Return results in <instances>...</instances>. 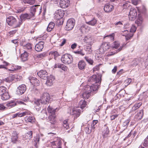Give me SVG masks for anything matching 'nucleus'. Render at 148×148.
I'll return each instance as SVG.
<instances>
[{
  "instance_id": "14",
  "label": "nucleus",
  "mask_w": 148,
  "mask_h": 148,
  "mask_svg": "<svg viewBox=\"0 0 148 148\" xmlns=\"http://www.w3.org/2000/svg\"><path fill=\"white\" fill-rule=\"evenodd\" d=\"M6 21L9 25L12 26L16 23V20L14 17L10 16L7 18Z\"/></svg>"
},
{
  "instance_id": "46",
  "label": "nucleus",
  "mask_w": 148,
  "mask_h": 148,
  "mask_svg": "<svg viewBox=\"0 0 148 148\" xmlns=\"http://www.w3.org/2000/svg\"><path fill=\"white\" fill-rule=\"evenodd\" d=\"M22 1L24 3H27L30 4H32L34 3L33 0H22Z\"/></svg>"
},
{
  "instance_id": "57",
  "label": "nucleus",
  "mask_w": 148,
  "mask_h": 148,
  "mask_svg": "<svg viewBox=\"0 0 148 148\" xmlns=\"http://www.w3.org/2000/svg\"><path fill=\"white\" fill-rule=\"evenodd\" d=\"M130 122L129 119H127L125 120L124 122H123V126L124 127H125Z\"/></svg>"
},
{
  "instance_id": "41",
  "label": "nucleus",
  "mask_w": 148,
  "mask_h": 148,
  "mask_svg": "<svg viewBox=\"0 0 148 148\" xmlns=\"http://www.w3.org/2000/svg\"><path fill=\"white\" fill-rule=\"evenodd\" d=\"M33 132L32 131H29L26 135V139H30L32 137Z\"/></svg>"
},
{
  "instance_id": "60",
  "label": "nucleus",
  "mask_w": 148,
  "mask_h": 148,
  "mask_svg": "<svg viewBox=\"0 0 148 148\" xmlns=\"http://www.w3.org/2000/svg\"><path fill=\"white\" fill-rule=\"evenodd\" d=\"M139 1L140 0H132V2L134 5H136L137 4Z\"/></svg>"
},
{
  "instance_id": "36",
  "label": "nucleus",
  "mask_w": 148,
  "mask_h": 148,
  "mask_svg": "<svg viewBox=\"0 0 148 148\" xmlns=\"http://www.w3.org/2000/svg\"><path fill=\"white\" fill-rule=\"evenodd\" d=\"M16 104V102L14 101H12L8 102L6 104V105L9 108L13 107L15 106Z\"/></svg>"
},
{
  "instance_id": "9",
  "label": "nucleus",
  "mask_w": 148,
  "mask_h": 148,
  "mask_svg": "<svg viewBox=\"0 0 148 148\" xmlns=\"http://www.w3.org/2000/svg\"><path fill=\"white\" fill-rule=\"evenodd\" d=\"M56 140L51 142V145L53 148H61L62 142L60 139H56Z\"/></svg>"
},
{
  "instance_id": "22",
  "label": "nucleus",
  "mask_w": 148,
  "mask_h": 148,
  "mask_svg": "<svg viewBox=\"0 0 148 148\" xmlns=\"http://www.w3.org/2000/svg\"><path fill=\"white\" fill-rule=\"evenodd\" d=\"M143 115V110H140L134 116V119L135 121L140 120L141 119Z\"/></svg>"
},
{
  "instance_id": "49",
  "label": "nucleus",
  "mask_w": 148,
  "mask_h": 148,
  "mask_svg": "<svg viewBox=\"0 0 148 148\" xmlns=\"http://www.w3.org/2000/svg\"><path fill=\"white\" fill-rule=\"evenodd\" d=\"M85 59L86 61L90 64H92L93 63V61L88 57H85Z\"/></svg>"
},
{
  "instance_id": "42",
  "label": "nucleus",
  "mask_w": 148,
  "mask_h": 148,
  "mask_svg": "<svg viewBox=\"0 0 148 148\" xmlns=\"http://www.w3.org/2000/svg\"><path fill=\"white\" fill-rule=\"evenodd\" d=\"M142 103L141 102L135 104L132 107V111H135L136 110L138 109L140 107Z\"/></svg>"
},
{
  "instance_id": "30",
  "label": "nucleus",
  "mask_w": 148,
  "mask_h": 148,
  "mask_svg": "<svg viewBox=\"0 0 148 148\" xmlns=\"http://www.w3.org/2000/svg\"><path fill=\"white\" fill-rule=\"evenodd\" d=\"M0 96L1 97V99L3 100H8L9 99L10 97V96L8 92L7 91Z\"/></svg>"
},
{
  "instance_id": "2",
  "label": "nucleus",
  "mask_w": 148,
  "mask_h": 148,
  "mask_svg": "<svg viewBox=\"0 0 148 148\" xmlns=\"http://www.w3.org/2000/svg\"><path fill=\"white\" fill-rule=\"evenodd\" d=\"M112 47L113 49H118L116 50L115 51H114L110 53H108L107 54L108 56H110L113 55L114 54L119 52L122 50L123 46H120V44L119 42H118L115 41L114 42L112 43Z\"/></svg>"
},
{
  "instance_id": "47",
  "label": "nucleus",
  "mask_w": 148,
  "mask_h": 148,
  "mask_svg": "<svg viewBox=\"0 0 148 148\" xmlns=\"http://www.w3.org/2000/svg\"><path fill=\"white\" fill-rule=\"evenodd\" d=\"M103 53H101L99 51V49L98 51H97L96 52L95 56L98 58H101L102 57V55Z\"/></svg>"
},
{
  "instance_id": "43",
  "label": "nucleus",
  "mask_w": 148,
  "mask_h": 148,
  "mask_svg": "<svg viewBox=\"0 0 148 148\" xmlns=\"http://www.w3.org/2000/svg\"><path fill=\"white\" fill-rule=\"evenodd\" d=\"M130 2L128 1H126L123 5V9H127L129 8H130Z\"/></svg>"
},
{
  "instance_id": "48",
  "label": "nucleus",
  "mask_w": 148,
  "mask_h": 148,
  "mask_svg": "<svg viewBox=\"0 0 148 148\" xmlns=\"http://www.w3.org/2000/svg\"><path fill=\"white\" fill-rule=\"evenodd\" d=\"M132 79L130 78H128L126 79L125 82L124 83L125 84V86H127L129 85L132 82Z\"/></svg>"
},
{
  "instance_id": "34",
  "label": "nucleus",
  "mask_w": 148,
  "mask_h": 148,
  "mask_svg": "<svg viewBox=\"0 0 148 148\" xmlns=\"http://www.w3.org/2000/svg\"><path fill=\"white\" fill-rule=\"evenodd\" d=\"M55 23L53 22H51L49 23L47 27V30L48 32L51 31L54 28Z\"/></svg>"
},
{
  "instance_id": "24",
  "label": "nucleus",
  "mask_w": 148,
  "mask_h": 148,
  "mask_svg": "<svg viewBox=\"0 0 148 148\" xmlns=\"http://www.w3.org/2000/svg\"><path fill=\"white\" fill-rule=\"evenodd\" d=\"M113 9V6L108 3L106 4L104 7V10L106 12H110L112 11Z\"/></svg>"
},
{
  "instance_id": "62",
  "label": "nucleus",
  "mask_w": 148,
  "mask_h": 148,
  "mask_svg": "<svg viewBox=\"0 0 148 148\" xmlns=\"http://www.w3.org/2000/svg\"><path fill=\"white\" fill-rule=\"evenodd\" d=\"M118 116L117 114H115V115H113L110 116V119L111 120H114Z\"/></svg>"
},
{
  "instance_id": "11",
  "label": "nucleus",
  "mask_w": 148,
  "mask_h": 148,
  "mask_svg": "<svg viewBox=\"0 0 148 148\" xmlns=\"http://www.w3.org/2000/svg\"><path fill=\"white\" fill-rule=\"evenodd\" d=\"M50 99L49 95L47 93H45L42 94L41 97V103L46 104L49 101Z\"/></svg>"
},
{
  "instance_id": "5",
  "label": "nucleus",
  "mask_w": 148,
  "mask_h": 148,
  "mask_svg": "<svg viewBox=\"0 0 148 148\" xmlns=\"http://www.w3.org/2000/svg\"><path fill=\"white\" fill-rule=\"evenodd\" d=\"M61 60L65 64H69L73 61L72 56L69 54H66L62 56Z\"/></svg>"
},
{
  "instance_id": "29",
  "label": "nucleus",
  "mask_w": 148,
  "mask_h": 148,
  "mask_svg": "<svg viewBox=\"0 0 148 148\" xmlns=\"http://www.w3.org/2000/svg\"><path fill=\"white\" fill-rule=\"evenodd\" d=\"M28 53L25 51L24 52L22 53L21 56V58L23 61H25L27 59L28 56Z\"/></svg>"
},
{
  "instance_id": "16",
  "label": "nucleus",
  "mask_w": 148,
  "mask_h": 148,
  "mask_svg": "<svg viewBox=\"0 0 148 148\" xmlns=\"http://www.w3.org/2000/svg\"><path fill=\"white\" fill-rule=\"evenodd\" d=\"M26 89V86L25 84H22L18 87L17 93L19 95H21L25 92Z\"/></svg>"
},
{
  "instance_id": "37",
  "label": "nucleus",
  "mask_w": 148,
  "mask_h": 148,
  "mask_svg": "<svg viewBox=\"0 0 148 148\" xmlns=\"http://www.w3.org/2000/svg\"><path fill=\"white\" fill-rule=\"evenodd\" d=\"M56 109L57 108L55 109H53L50 106H49L47 108V110L48 112L51 113V115H55L54 114Z\"/></svg>"
},
{
  "instance_id": "6",
  "label": "nucleus",
  "mask_w": 148,
  "mask_h": 148,
  "mask_svg": "<svg viewBox=\"0 0 148 148\" xmlns=\"http://www.w3.org/2000/svg\"><path fill=\"white\" fill-rule=\"evenodd\" d=\"M42 8L40 5H35L32 6L30 8V14L33 17L34 16L35 13L38 12L40 14L41 12Z\"/></svg>"
},
{
  "instance_id": "32",
  "label": "nucleus",
  "mask_w": 148,
  "mask_h": 148,
  "mask_svg": "<svg viewBox=\"0 0 148 148\" xmlns=\"http://www.w3.org/2000/svg\"><path fill=\"white\" fill-rule=\"evenodd\" d=\"M79 105L81 108L83 109L87 105L86 102L84 100H81L79 102Z\"/></svg>"
},
{
  "instance_id": "61",
  "label": "nucleus",
  "mask_w": 148,
  "mask_h": 148,
  "mask_svg": "<svg viewBox=\"0 0 148 148\" xmlns=\"http://www.w3.org/2000/svg\"><path fill=\"white\" fill-rule=\"evenodd\" d=\"M77 45V44L76 43H74L71 45V48L72 49H74L76 47Z\"/></svg>"
},
{
  "instance_id": "64",
  "label": "nucleus",
  "mask_w": 148,
  "mask_h": 148,
  "mask_svg": "<svg viewBox=\"0 0 148 148\" xmlns=\"http://www.w3.org/2000/svg\"><path fill=\"white\" fill-rule=\"evenodd\" d=\"M18 136V134L15 131H14L12 133V136L11 137Z\"/></svg>"
},
{
  "instance_id": "45",
  "label": "nucleus",
  "mask_w": 148,
  "mask_h": 148,
  "mask_svg": "<svg viewBox=\"0 0 148 148\" xmlns=\"http://www.w3.org/2000/svg\"><path fill=\"white\" fill-rule=\"evenodd\" d=\"M25 49H27L28 50L31 51L32 49V46L30 43L27 44L24 46Z\"/></svg>"
},
{
  "instance_id": "39",
  "label": "nucleus",
  "mask_w": 148,
  "mask_h": 148,
  "mask_svg": "<svg viewBox=\"0 0 148 148\" xmlns=\"http://www.w3.org/2000/svg\"><path fill=\"white\" fill-rule=\"evenodd\" d=\"M21 68V67L18 66L12 65V69H8L10 71H15L17 70L20 69Z\"/></svg>"
},
{
  "instance_id": "8",
  "label": "nucleus",
  "mask_w": 148,
  "mask_h": 148,
  "mask_svg": "<svg viewBox=\"0 0 148 148\" xmlns=\"http://www.w3.org/2000/svg\"><path fill=\"white\" fill-rule=\"evenodd\" d=\"M137 15L136 9L132 8L130 9L129 15V18L130 20L133 21L136 18Z\"/></svg>"
},
{
  "instance_id": "15",
  "label": "nucleus",
  "mask_w": 148,
  "mask_h": 148,
  "mask_svg": "<svg viewBox=\"0 0 148 148\" xmlns=\"http://www.w3.org/2000/svg\"><path fill=\"white\" fill-rule=\"evenodd\" d=\"M109 49V46L107 43H103L99 48V51L101 53H105Z\"/></svg>"
},
{
  "instance_id": "26",
  "label": "nucleus",
  "mask_w": 148,
  "mask_h": 148,
  "mask_svg": "<svg viewBox=\"0 0 148 148\" xmlns=\"http://www.w3.org/2000/svg\"><path fill=\"white\" fill-rule=\"evenodd\" d=\"M143 21V18L142 16L140 14H138V19L136 22V23L137 24L138 26H140L142 25Z\"/></svg>"
},
{
  "instance_id": "3",
  "label": "nucleus",
  "mask_w": 148,
  "mask_h": 148,
  "mask_svg": "<svg viewBox=\"0 0 148 148\" xmlns=\"http://www.w3.org/2000/svg\"><path fill=\"white\" fill-rule=\"evenodd\" d=\"M101 77L99 75L97 76L96 75H93L92 76L90 77L88 81L91 82H95V84H92L93 85H99H99L101 82Z\"/></svg>"
},
{
  "instance_id": "59",
  "label": "nucleus",
  "mask_w": 148,
  "mask_h": 148,
  "mask_svg": "<svg viewBox=\"0 0 148 148\" xmlns=\"http://www.w3.org/2000/svg\"><path fill=\"white\" fill-rule=\"evenodd\" d=\"M11 42L15 45H17L18 43V39L13 40H11Z\"/></svg>"
},
{
  "instance_id": "1",
  "label": "nucleus",
  "mask_w": 148,
  "mask_h": 148,
  "mask_svg": "<svg viewBox=\"0 0 148 148\" xmlns=\"http://www.w3.org/2000/svg\"><path fill=\"white\" fill-rule=\"evenodd\" d=\"M99 85H86L84 88V91L82 94L83 97L85 99H88L91 95V92L95 93L98 90Z\"/></svg>"
},
{
  "instance_id": "55",
  "label": "nucleus",
  "mask_w": 148,
  "mask_h": 148,
  "mask_svg": "<svg viewBox=\"0 0 148 148\" xmlns=\"http://www.w3.org/2000/svg\"><path fill=\"white\" fill-rule=\"evenodd\" d=\"M136 29V27L134 25H133L130 29V32H135Z\"/></svg>"
},
{
  "instance_id": "12",
  "label": "nucleus",
  "mask_w": 148,
  "mask_h": 148,
  "mask_svg": "<svg viewBox=\"0 0 148 148\" xmlns=\"http://www.w3.org/2000/svg\"><path fill=\"white\" fill-rule=\"evenodd\" d=\"M81 112V110L80 109L74 108L72 109V111L71 112V114L75 119L80 116Z\"/></svg>"
},
{
  "instance_id": "35",
  "label": "nucleus",
  "mask_w": 148,
  "mask_h": 148,
  "mask_svg": "<svg viewBox=\"0 0 148 148\" xmlns=\"http://www.w3.org/2000/svg\"><path fill=\"white\" fill-rule=\"evenodd\" d=\"M30 82L33 84L38 85L40 82L38 79L35 77H32L31 80H30Z\"/></svg>"
},
{
  "instance_id": "10",
  "label": "nucleus",
  "mask_w": 148,
  "mask_h": 148,
  "mask_svg": "<svg viewBox=\"0 0 148 148\" xmlns=\"http://www.w3.org/2000/svg\"><path fill=\"white\" fill-rule=\"evenodd\" d=\"M78 27L79 30L83 33L88 32L90 30L89 27L85 24H79L78 25Z\"/></svg>"
},
{
  "instance_id": "28",
  "label": "nucleus",
  "mask_w": 148,
  "mask_h": 148,
  "mask_svg": "<svg viewBox=\"0 0 148 148\" xmlns=\"http://www.w3.org/2000/svg\"><path fill=\"white\" fill-rule=\"evenodd\" d=\"M49 119L51 124H54L56 123V116L55 115H51L49 116Z\"/></svg>"
},
{
  "instance_id": "38",
  "label": "nucleus",
  "mask_w": 148,
  "mask_h": 148,
  "mask_svg": "<svg viewBox=\"0 0 148 148\" xmlns=\"http://www.w3.org/2000/svg\"><path fill=\"white\" fill-rule=\"evenodd\" d=\"M114 34L112 33L110 35H107L105 36L104 38L109 39L110 40L112 41L114 40Z\"/></svg>"
},
{
  "instance_id": "17",
  "label": "nucleus",
  "mask_w": 148,
  "mask_h": 148,
  "mask_svg": "<svg viewBox=\"0 0 148 148\" xmlns=\"http://www.w3.org/2000/svg\"><path fill=\"white\" fill-rule=\"evenodd\" d=\"M69 5V0H60L59 1L60 6L63 8L67 7Z\"/></svg>"
},
{
  "instance_id": "27",
  "label": "nucleus",
  "mask_w": 148,
  "mask_h": 148,
  "mask_svg": "<svg viewBox=\"0 0 148 148\" xmlns=\"http://www.w3.org/2000/svg\"><path fill=\"white\" fill-rule=\"evenodd\" d=\"M25 121L27 123H33L35 122V119L34 117L29 116L26 118Z\"/></svg>"
},
{
  "instance_id": "58",
  "label": "nucleus",
  "mask_w": 148,
  "mask_h": 148,
  "mask_svg": "<svg viewBox=\"0 0 148 148\" xmlns=\"http://www.w3.org/2000/svg\"><path fill=\"white\" fill-rule=\"evenodd\" d=\"M60 68L64 71H67L68 68L63 64H62Z\"/></svg>"
},
{
  "instance_id": "33",
  "label": "nucleus",
  "mask_w": 148,
  "mask_h": 148,
  "mask_svg": "<svg viewBox=\"0 0 148 148\" xmlns=\"http://www.w3.org/2000/svg\"><path fill=\"white\" fill-rule=\"evenodd\" d=\"M105 129L103 132L102 134L104 137H107L109 134V131L108 127L105 126Z\"/></svg>"
},
{
  "instance_id": "51",
  "label": "nucleus",
  "mask_w": 148,
  "mask_h": 148,
  "mask_svg": "<svg viewBox=\"0 0 148 148\" xmlns=\"http://www.w3.org/2000/svg\"><path fill=\"white\" fill-rule=\"evenodd\" d=\"M74 53L76 54H80L82 56H84L85 54L83 52L82 50L75 51H74Z\"/></svg>"
},
{
  "instance_id": "44",
  "label": "nucleus",
  "mask_w": 148,
  "mask_h": 148,
  "mask_svg": "<svg viewBox=\"0 0 148 148\" xmlns=\"http://www.w3.org/2000/svg\"><path fill=\"white\" fill-rule=\"evenodd\" d=\"M41 103V100L40 99H38L36 100H35L34 101V103L36 106H36H37L38 107L40 108V103ZM36 109H37V108H36ZM38 109H39V108H38Z\"/></svg>"
},
{
  "instance_id": "25",
  "label": "nucleus",
  "mask_w": 148,
  "mask_h": 148,
  "mask_svg": "<svg viewBox=\"0 0 148 148\" xmlns=\"http://www.w3.org/2000/svg\"><path fill=\"white\" fill-rule=\"evenodd\" d=\"M86 66L85 62L83 60H81L78 63V67L80 70L84 69Z\"/></svg>"
},
{
  "instance_id": "50",
  "label": "nucleus",
  "mask_w": 148,
  "mask_h": 148,
  "mask_svg": "<svg viewBox=\"0 0 148 148\" xmlns=\"http://www.w3.org/2000/svg\"><path fill=\"white\" fill-rule=\"evenodd\" d=\"M49 54L50 55H53L55 57H57L59 56V54L56 51H51L50 52Z\"/></svg>"
},
{
  "instance_id": "18",
  "label": "nucleus",
  "mask_w": 148,
  "mask_h": 148,
  "mask_svg": "<svg viewBox=\"0 0 148 148\" xmlns=\"http://www.w3.org/2000/svg\"><path fill=\"white\" fill-rule=\"evenodd\" d=\"M83 40L85 43L90 45H91L93 42L94 40L92 37L90 35L85 36Z\"/></svg>"
},
{
  "instance_id": "19",
  "label": "nucleus",
  "mask_w": 148,
  "mask_h": 148,
  "mask_svg": "<svg viewBox=\"0 0 148 148\" xmlns=\"http://www.w3.org/2000/svg\"><path fill=\"white\" fill-rule=\"evenodd\" d=\"M64 12L61 10H57L55 14L54 18L57 20H59L64 15Z\"/></svg>"
},
{
  "instance_id": "23",
  "label": "nucleus",
  "mask_w": 148,
  "mask_h": 148,
  "mask_svg": "<svg viewBox=\"0 0 148 148\" xmlns=\"http://www.w3.org/2000/svg\"><path fill=\"white\" fill-rule=\"evenodd\" d=\"M30 114V112L28 111H26L21 113H18L14 114L12 116L13 118H15L17 116L22 117L26 115Z\"/></svg>"
},
{
  "instance_id": "21",
  "label": "nucleus",
  "mask_w": 148,
  "mask_h": 148,
  "mask_svg": "<svg viewBox=\"0 0 148 148\" xmlns=\"http://www.w3.org/2000/svg\"><path fill=\"white\" fill-rule=\"evenodd\" d=\"M48 73L45 70H41L38 72L37 75L40 78L45 79V78L48 77L47 76Z\"/></svg>"
},
{
  "instance_id": "53",
  "label": "nucleus",
  "mask_w": 148,
  "mask_h": 148,
  "mask_svg": "<svg viewBox=\"0 0 148 148\" xmlns=\"http://www.w3.org/2000/svg\"><path fill=\"white\" fill-rule=\"evenodd\" d=\"M143 145L145 147L148 146V136L145 139L144 142L143 143Z\"/></svg>"
},
{
  "instance_id": "40",
  "label": "nucleus",
  "mask_w": 148,
  "mask_h": 148,
  "mask_svg": "<svg viewBox=\"0 0 148 148\" xmlns=\"http://www.w3.org/2000/svg\"><path fill=\"white\" fill-rule=\"evenodd\" d=\"M6 88L4 86H0V96L6 92Z\"/></svg>"
},
{
  "instance_id": "63",
  "label": "nucleus",
  "mask_w": 148,
  "mask_h": 148,
  "mask_svg": "<svg viewBox=\"0 0 148 148\" xmlns=\"http://www.w3.org/2000/svg\"><path fill=\"white\" fill-rule=\"evenodd\" d=\"M25 10V8H21L19 9H18V10H17V13H20L21 12L24 11Z\"/></svg>"
},
{
  "instance_id": "4",
  "label": "nucleus",
  "mask_w": 148,
  "mask_h": 148,
  "mask_svg": "<svg viewBox=\"0 0 148 148\" xmlns=\"http://www.w3.org/2000/svg\"><path fill=\"white\" fill-rule=\"evenodd\" d=\"M32 17H33L30 13L29 14L25 13L22 14L21 16V19H19L18 23L15 26V28L19 27L20 26V25L22 24V20H25L26 19H30Z\"/></svg>"
},
{
  "instance_id": "13",
  "label": "nucleus",
  "mask_w": 148,
  "mask_h": 148,
  "mask_svg": "<svg viewBox=\"0 0 148 148\" xmlns=\"http://www.w3.org/2000/svg\"><path fill=\"white\" fill-rule=\"evenodd\" d=\"M47 80L46 82V84L48 86H52L54 82L55 78L54 76L51 75L47 77Z\"/></svg>"
},
{
  "instance_id": "31",
  "label": "nucleus",
  "mask_w": 148,
  "mask_h": 148,
  "mask_svg": "<svg viewBox=\"0 0 148 148\" xmlns=\"http://www.w3.org/2000/svg\"><path fill=\"white\" fill-rule=\"evenodd\" d=\"M86 22L87 24L92 26H94L96 24L97 21L94 18L88 22L86 21Z\"/></svg>"
},
{
  "instance_id": "52",
  "label": "nucleus",
  "mask_w": 148,
  "mask_h": 148,
  "mask_svg": "<svg viewBox=\"0 0 148 148\" xmlns=\"http://www.w3.org/2000/svg\"><path fill=\"white\" fill-rule=\"evenodd\" d=\"M12 142L13 143H16L17 141L18 136L11 137Z\"/></svg>"
},
{
  "instance_id": "7",
  "label": "nucleus",
  "mask_w": 148,
  "mask_h": 148,
  "mask_svg": "<svg viewBox=\"0 0 148 148\" xmlns=\"http://www.w3.org/2000/svg\"><path fill=\"white\" fill-rule=\"evenodd\" d=\"M75 23V21L74 19L71 18L69 19L67 21L66 25L65 27L66 30L67 31L71 30L74 26Z\"/></svg>"
},
{
  "instance_id": "20",
  "label": "nucleus",
  "mask_w": 148,
  "mask_h": 148,
  "mask_svg": "<svg viewBox=\"0 0 148 148\" xmlns=\"http://www.w3.org/2000/svg\"><path fill=\"white\" fill-rule=\"evenodd\" d=\"M44 43L42 41L39 42L35 46V50L38 52L42 51L44 47Z\"/></svg>"
},
{
  "instance_id": "54",
  "label": "nucleus",
  "mask_w": 148,
  "mask_h": 148,
  "mask_svg": "<svg viewBox=\"0 0 148 148\" xmlns=\"http://www.w3.org/2000/svg\"><path fill=\"white\" fill-rule=\"evenodd\" d=\"M43 135L42 134H40V135H39L38 136H37V138L36 139V144L35 145V146L36 147V146L37 145V143H38L39 140L40 139H41L40 137H42V136Z\"/></svg>"
},
{
  "instance_id": "56",
  "label": "nucleus",
  "mask_w": 148,
  "mask_h": 148,
  "mask_svg": "<svg viewBox=\"0 0 148 148\" xmlns=\"http://www.w3.org/2000/svg\"><path fill=\"white\" fill-rule=\"evenodd\" d=\"M45 56V54L44 53H41L37 56V57L38 58H40V59L43 58Z\"/></svg>"
}]
</instances>
